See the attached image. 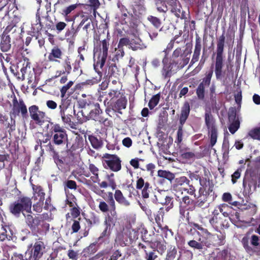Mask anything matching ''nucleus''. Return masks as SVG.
Returning a JSON list of instances; mask_svg holds the SVG:
<instances>
[{
	"mask_svg": "<svg viewBox=\"0 0 260 260\" xmlns=\"http://www.w3.org/2000/svg\"><path fill=\"white\" fill-rule=\"evenodd\" d=\"M157 176L159 177L165 178L171 182L175 178L174 174L166 170H158L157 172Z\"/></svg>",
	"mask_w": 260,
	"mask_h": 260,
	"instance_id": "473e14b6",
	"label": "nucleus"
},
{
	"mask_svg": "<svg viewBox=\"0 0 260 260\" xmlns=\"http://www.w3.org/2000/svg\"><path fill=\"white\" fill-rule=\"evenodd\" d=\"M13 110L17 112H20L23 117L25 116L27 113L26 107L23 101H20L19 103L17 101L14 102Z\"/></svg>",
	"mask_w": 260,
	"mask_h": 260,
	"instance_id": "c756f323",
	"label": "nucleus"
},
{
	"mask_svg": "<svg viewBox=\"0 0 260 260\" xmlns=\"http://www.w3.org/2000/svg\"><path fill=\"white\" fill-rule=\"evenodd\" d=\"M212 75L213 71L211 70L206 73L205 77L203 79V81L201 83H203L204 86H208L210 84Z\"/></svg>",
	"mask_w": 260,
	"mask_h": 260,
	"instance_id": "5fc2aeb1",
	"label": "nucleus"
},
{
	"mask_svg": "<svg viewBox=\"0 0 260 260\" xmlns=\"http://www.w3.org/2000/svg\"><path fill=\"white\" fill-rule=\"evenodd\" d=\"M114 174H107L106 176V179L108 181L109 186L111 187L112 189H115L116 188V184L114 179Z\"/></svg>",
	"mask_w": 260,
	"mask_h": 260,
	"instance_id": "09e8293b",
	"label": "nucleus"
},
{
	"mask_svg": "<svg viewBox=\"0 0 260 260\" xmlns=\"http://www.w3.org/2000/svg\"><path fill=\"white\" fill-rule=\"evenodd\" d=\"M248 136L251 138L256 140H260V127L254 128L250 130L248 133Z\"/></svg>",
	"mask_w": 260,
	"mask_h": 260,
	"instance_id": "49530a36",
	"label": "nucleus"
},
{
	"mask_svg": "<svg viewBox=\"0 0 260 260\" xmlns=\"http://www.w3.org/2000/svg\"><path fill=\"white\" fill-rule=\"evenodd\" d=\"M63 53L58 47L54 46L51 50L48 58L50 61H58V59L62 58Z\"/></svg>",
	"mask_w": 260,
	"mask_h": 260,
	"instance_id": "b1692460",
	"label": "nucleus"
},
{
	"mask_svg": "<svg viewBox=\"0 0 260 260\" xmlns=\"http://www.w3.org/2000/svg\"><path fill=\"white\" fill-rule=\"evenodd\" d=\"M124 95L122 91L120 90L116 89H111L109 90L107 93H105V100L104 101V103L106 105V102L108 100H110L113 102L115 100H117L120 97H121Z\"/></svg>",
	"mask_w": 260,
	"mask_h": 260,
	"instance_id": "4be33fe9",
	"label": "nucleus"
},
{
	"mask_svg": "<svg viewBox=\"0 0 260 260\" xmlns=\"http://www.w3.org/2000/svg\"><path fill=\"white\" fill-rule=\"evenodd\" d=\"M98 67H96V70L94 69L95 72L98 73V76H96L91 79L87 80L85 82V84L93 85L94 84H97L101 81L102 76V73L98 69Z\"/></svg>",
	"mask_w": 260,
	"mask_h": 260,
	"instance_id": "c9c22d12",
	"label": "nucleus"
},
{
	"mask_svg": "<svg viewBox=\"0 0 260 260\" xmlns=\"http://www.w3.org/2000/svg\"><path fill=\"white\" fill-rule=\"evenodd\" d=\"M77 4H74L62 10L61 14L65 17L66 21L70 20L69 19V15L77 8Z\"/></svg>",
	"mask_w": 260,
	"mask_h": 260,
	"instance_id": "58836bf2",
	"label": "nucleus"
},
{
	"mask_svg": "<svg viewBox=\"0 0 260 260\" xmlns=\"http://www.w3.org/2000/svg\"><path fill=\"white\" fill-rule=\"evenodd\" d=\"M191 53V49H186L184 50V55L181 57L173 61L176 65L178 70L181 69L188 64L190 59V55Z\"/></svg>",
	"mask_w": 260,
	"mask_h": 260,
	"instance_id": "2eb2a0df",
	"label": "nucleus"
},
{
	"mask_svg": "<svg viewBox=\"0 0 260 260\" xmlns=\"http://www.w3.org/2000/svg\"><path fill=\"white\" fill-rule=\"evenodd\" d=\"M49 129V135L52 136L53 143L58 146L65 145L68 140V135L65 129L59 124L50 122L47 125Z\"/></svg>",
	"mask_w": 260,
	"mask_h": 260,
	"instance_id": "f257e3e1",
	"label": "nucleus"
},
{
	"mask_svg": "<svg viewBox=\"0 0 260 260\" xmlns=\"http://www.w3.org/2000/svg\"><path fill=\"white\" fill-rule=\"evenodd\" d=\"M134 14L136 16L139 17L145 12L144 6V0H134L132 5Z\"/></svg>",
	"mask_w": 260,
	"mask_h": 260,
	"instance_id": "412c9836",
	"label": "nucleus"
},
{
	"mask_svg": "<svg viewBox=\"0 0 260 260\" xmlns=\"http://www.w3.org/2000/svg\"><path fill=\"white\" fill-rule=\"evenodd\" d=\"M10 38L6 33L4 32L1 37L0 47L2 51L7 52L10 49Z\"/></svg>",
	"mask_w": 260,
	"mask_h": 260,
	"instance_id": "393cba45",
	"label": "nucleus"
},
{
	"mask_svg": "<svg viewBox=\"0 0 260 260\" xmlns=\"http://www.w3.org/2000/svg\"><path fill=\"white\" fill-rule=\"evenodd\" d=\"M187 244L190 247L198 250L202 249L204 246H208L210 244L208 239L201 237L198 239V241L192 240L189 241Z\"/></svg>",
	"mask_w": 260,
	"mask_h": 260,
	"instance_id": "aec40b11",
	"label": "nucleus"
},
{
	"mask_svg": "<svg viewBox=\"0 0 260 260\" xmlns=\"http://www.w3.org/2000/svg\"><path fill=\"white\" fill-rule=\"evenodd\" d=\"M260 180L257 181L255 177H251L249 179L244 178L243 181V191L244 197L248 196L256 189V187H259Z\"/></svg>",
	"mask_w": 260,
	"mask_h": 260,
	"instance_id": "6e6552de",
	"label": "nucleus"
},
{
	"mask_svg": "<svg viewBox=\"0 0 260 260\" xmlns=\"http://www.w3.org/2000/svg\"><path fill=\"white\" fill-rule=\"evenodd\" d=\"M88 185L89 186V188L98 195L101 196L104 192V190H101L96 185L91 184H88Z\"/></svg>",
	"mask_w": 260,
	"mask_h": 260,
	"instance_id": "e2e57ef3",
	"label": "nucleus"
},
{
	"mask_svg": "<svg viewBox=\"0 0 260 260\" xmlns=\"http://www.w3.org/2000/svg\"><path fill=\"white\" fill-rule=\"evenodd\" d=\"M167 196V192L165 190H161V191H158L155 194V198L156 201L159 203H163V200L164 199L165 196Z\"/></svg>",
	"mask_w": 260,
	"mask_h": 260,
	"instance_id": "13d9d810",
	"label": "nucleus"
},
{
	"mask_svg": "<svg viewBox=\"0 0 260 260\" xmlns=\"http://www.w3.org/2000/svg\"><path fill=\"white\" fill-rule=\"evenodd\" d=\"M197 94L200 100H203L205 96V86L201 83L197 89Z\"/></svg>",
	"mask_w": 260,
	"mask_h": 260,
	"instance_id": "8fccbe9b",
	"label": "nucleus"
},
{
	"mask_svg": "<svg viewBox=\"0 0 260 260\" xmlns=\"http://www.w3.org/2000/svg\"><path fill=\"white\" fill-rule=\"evenodd\" d=\"M127 104V100L124 95L120 97L115 102L111 103V107L113 111L118 112L120 114L122 113L121 110L124 109L126 108Z\"/></svg>",
	"mask_w": 260,
	"mask_h": 260,
	"instance_id": "a211bd4d",
	"label": "nucleus"
},
{
	"mask_svg": "<svg viewBox=\"0 0 260 260\" xmlns=\"http://www.w3.org/2000/svg\"><path fill=\"white\" fill-rule=\"evenodd\" d=\"M64 188L66 187L71 189H76L77 188V184L75 181L68 180L64 183Z\"/></svg>",
	"mask_w": 260,
	"mask_h": 260,
	"instance_id": "0e129e2a",
	"label": "nucleus"
},
{
	"mask_svg": "<svg viewBox=\"0 0 260 260\" xmlns=\"http://www.w3.org/2000/svg\"><path fill=\"white\" fill-rule=\"evenodd\" d=\"M147 20L156 28H159V31H161L162 30V27H160L161 22L160 20L156 17L153 16H149L147 17Z\"/></svg>",
	"mask_w": 260,
	"mask_h": 260,
	"instance_id": "e433bc0d",
	"label": "nucleus"
},
{
	"mask_svg": "<svg viewBox=\"0 0 260 260\" xmlns=\"http://www.w3.org/2000/svg\"><path fill=\"white\" fill-rule=\"evenodd\" d=\"M163 67L161 71L162 76L165 78H169L179 70L176 65L172 61L168 62V59L165 56L162 61Z\"/></svg>",
	"mask_w": 260,
	"mask_h": 260,
	"instance_id": "1a4fd4ad",
	"label": "nucleus"
},
{
	"mask_svg": "<svg viewBox=\"0 0 260 260\" xmlns=\"http://www.w3.org/2000/svg\"><path fill=\"white\" fill-rule=\"evenodd\" d=\"M59 114L64 124L72 129H76V124L71 120L72 115L68 112V107L61 105L59 106Z\"/></svg>",
	"mask_w": 260,
	"mask_h": 260,
	"instance_id": "9b49d317",
	"label": "nucleus"
},
{
	"mask_svg": "<svg viewBox=\"0 0 260 260\" xmlns=\"http://www.w3.org/2000/svg\"><path fill=\"white\" fill-rule=\"evenodd\" d=\"M44 148L45 149L46 151L49 152L50 153L53 159H54L55 157L57 155L58 153L56 152L54 146L52 145L50 142H49V143L46 145H43V146H41V149H43Z\"/></svg>",
	"mask_w": 260,
	"mask_h": 260,
	"instance_id": "ea45409f",
	"label": "nucleus"
},
{
	"mask_svg": "<svg viewBox=\"0 0 260 260\" xmlns=\"http://www.w3.org/2000/svg\"><path fill=\"white\" fill-rule=\"evenodd\" d=\"M13 234L11 226L2 225L0 229V241H4L6 239L10 240Z\"/></svg>",
	"mask_w": 260,
	"mask_h": 260,
	"instance_id": "5701e85b",
	"label": "nucleus"
},
{
	"mask_svg": "<svg viewBox=\"0 0 260 260\" xmlns=\"http://www.w3.org/2000/svg\"><path fill=\"white\" fill-rule=\"evenodd\" d=\"M31 256L30 252H25L24 254L14 253L11 257V260H30Z\"/></svg>",
	"mask_w": 260,
	"mask_h": 260,
	"instance_id": "72a5a7b5",
	"label": "nucleus"
},
{
	"mask_svg": "<svg viewBox=\"0 0 260 260\" xmlns=\"http://www.w3.org/2000/svg\"><path fill=\"white\" fill-rule=\"evenodd\" d=\"M177 253V250L175 247H171L169 249L166 260H178L176 256Z\"/></svg>",
	"mask_w": 260,
	"mask_h": 260,
	"instance_id": "79ce46f5",
	"label": "nucleus"
},
{
	"mask_svg": "<svg viewBox=\"0 0 260 260\" xmlns=\"http://www.w3.org/2000/svg\"><path fill=\"white\" fill-rule=\"evenodd\" d=\"M129 47L133 50H142L146 48L147 45L144 44L139 38L135 37L131 40Z\"/></svg>",
	"mask_w": 260,
	"mask_h": 260,
	"instance_id": "a878e982",
	"label": "nucleus"
},
{
	"mask_svg": "<svg viewBox=\"0 0 260 260\" xmlns=\"http://www.w3.org/2000/svg\"><path fill=\"white\" fill-rule=\"evenodd\" d=\"M108 205L104 201H100L99 205L100 210L103 212H107L108 211H110L112 216H115L116 215L115 202L113 198V193L112 192L109 193Z\"/></svg>",
	"mask_w": 260,
	"mask_h": 260,
	"instance_id": "9d476101",
	"label": "nucleus"
},
{
	"mask_svg": "<svg viewBox=\"0 0 260 260\" xmlns=\"http://www.w3.org/2000/svg\"><path fill=\"white\" fill-rule=\"evenodd\" d=\"M45 249L44 243L41 241L36 242L31 249L30 260H39L43 255Z\"/></svg>",
	"mask_w": 260,
	"mask_h": 260,
	"instance_id": "f8f14e48",
	"label": "nucleus"
},
{
	"mask_svg": "<svg viewBox=\"0 0 260 260\" xmlns=\"http://www.w3.org/2000/svg\"><path fill=\"white\" fill-rule=\"evenodd\" d=\"M160 99V94L159 93L153 95L150 99L148 106L150 109H153L158 103Z\"/></svg>",
	"mask_w": 260,
	"mask_h": 260,
	"instance_id": "a18cd8bd",
	"label": "nucleus"
},
{
	"mask_svg": "<svg viewBox=\"0 0 260 260\" xmlns=\"http://www.w3.org/2000/svg\"><path fill=\"white\" fill-rule=\"evenodd\" d=\"M205 120V124L208 129L210 145L213 147L217 142L218 137L217 126L214 118L210 112H206Z\"/></svg>",
	"mask_w": 260,
	"mask_h": 260,
	"instance_id": "20e7f679",
	"label": "nucleus"
},
{
	"mask_svg": "<svg viewBox=\"0 0 260 260\" xmlns=\"http://www.w3.org/2000/svg\"><path fill=\"white\" fill-rule=\"evenodd\" d=\"M89 140L92 146L95 149H98L102 146V142L96 137L94 136H89Z\"/></svg>",
	"mask_w": 260,
	"mask_h": 260,
	"instance_id": "37998d69",
	"label": "nucleus"
},
{
	"mask_svg": "<svg viewBox=\"0 0 260 260\" xmlns=\"http://www.w3.org/2000/svg\"><path fill=\"white\" fill-rule=\"evenodd\" d=\"M109 46V39H104L101 42V46L100 48H94V56L98 55V60L94 65V69L96 70V67L102 69L105 64L108 55V50Z\"/></svg>",
	"mask_w": 260,
	"mask_h": 260,
	"instance_id": "39448f33",
	"label": "nucleus"
},
{
	"mask_svg": "<svg viewBox=\"0 0 260 260\" xmlns=\"http://www.w3.org/2000/svg\"><path fill=\"white\" fill-rule=\"evenodd\" d=\"M114 198L116 201L122 206L128 207L130 205L129 202L123 196L120 190H116L114 193Z\"/></svg>",
	"mask_w": 260,
	"mask_h": 260,
	"instance_id": "cd10ccee",
	"label": "nucleus"
},
{
	"mask_svg": "<svg viewBox=\"0 0 260 260\" xmlns=\"http://www.w3.org/2000/svg\"><path fill=\"white\" fill-rule=\"evenodd\" d=\"M190 112V106L188 103H186L184 104L181 109V115L180 117V122L182 125L186 121L188 117Z\"/></svg>",
	"mask_w": 260,
	"mask_h": 260,
	"instance_id": "bb28decb",
	"label": "nucleus"
},
{
	"mask_svg": "<svg viewBox=\"0 0 260 260\" xmlns=\"http://www.w3.org/2000/svg\"><path fill=\"white\" fill-rule=\"evenodd\" d=\"M219 211L222 213L224 217H228L229 213L228 211L230 209V206L226 204H222L217 207Z\"/></svg>",
	"mask_w": 260,
	"mask_h": 260,
	"instance_id": "3c124183",
	"label": "nucleus"
},
{
	"mask_svg": "<svg viewBox=\"0 0 260 260\" xmlns=\"http://www.w3.org/2000/svg\"><path fill=\"white\" fill-rule=\"evenodd\" d=\"M139 205L141 209L145 212L149 218L152 216V211L147 205L142 204V203H139Z\"/></svg>",
	"mask_w": 260,
	"mask_h": 260,
	"instance_id": "680f3d73",
	"label": "nucleus"
},
{
	"mask_svg": "<svg viewBox=\"0 0 260 260\" xmlns=\"http://www.w3.org/2000/svg\"><path fill=\"white\" fill-rule=\"evenodd\" d=\"M195 227L199 230L201 231V232H197V234L201 237L205 238L206 239H208L210 238L211 234L208 232V231L204 229L200 226L199 225L195 224Z\"/></svg>",
	"mask_w": 260,
	"mask_h": 260,
	"instance_id": "4c0bfd02",
	"label": "nucleus"
},
{
	"mask_svg": "<svg viewBox=\"0 0 260 260\" xmlns=\"http://www.w3.org/2000/svg\"><path fill=\"white\" fill-rule=\"evenodd\" d=\"M31 207V202L30 198L23 197L20 198L10 206L11 213L16 217H19L21 212L30 213Z\"/></svg>",
	"mask_w": 260,
	"mask_h": 260,
	"instance_id": "7ed1b4c3",
	"label": "nucleus"
},
{
	"mask_svg": "<svg viewBox=\"0 0 260 260\" xmlns=\"http://www.w3.org/2000/svg\"><path fill=\"white\" fill-rule=\"evenodd\" d=\"M45 113L43 112H38V113L32 116L31 118L35 123L40 125H42L45 121Z\"/></svg>",
	"mask_w": 260,
	"mask_h": 260,
	"instance_id": "f704fd0d",
	"label": "nucleus"
},
{
	"mask_svg": "<svg viewBox=\"0 0 260 260\" xmlns=\"http://www.w3.org/2000/svg\"><path fill=\"white\" fill-rule=\"evenodd\" d=\"M176 182L178 185L181 186L180 187H182L183 185H188V183L190 182V181L185 176H181L179 178H178L176 179Z\"/></svg>",
	"mask_w": 260,
	"mask_h": 260,
	"instance_id": "bf43d9fd",
	"label": "nucleus"
},
{
	"mask_svg": "<svg viewBox=\"0 0 260 260\" xmlns=\"http://www.w3.org/2000/svg\"><path fill=\"white\" fill-rule=\"evenodd\" d=\"M116 215L114 217L112 216V217L110 216H108L106 217L104 222L106 227L110 229L112 226H113L115 225L116 219L114 218L116 217Z\"/></svg>",
	"mask_w": 260,
	"mask_h": 260,
	"instance_id": "864d4df0",
	"label": "nucleus"
},
{
	"mask_svg": "<svg viewBox=\"0 0 260 260\" xmlns=\"http://www.w3.org/2000/svg\"><path fill=\"white\" fill-rule=\"evenodd\" d=\"M167 4L171 7V11L178 18H184V14L181 10V6L177 0H167Z\"/></svg>",
	"mask_w": 260,
	"mask_h": 260,
	"instance_id": "f3484780",
	"label": "nucleus"
},
{
	"mask_svg": "<svg viewBox=\"0 0 260 260\" xmlns=\"http://www.w3.org/2000/svg\"><path fill=\"white\" fill-rule=\"evenodd\" d=\"M88 169L91 173L93 175L91 176L90 179L93 183H99L100 179L99 178V169L94 164H89Z\"/></svg>",
	"mask_w": 260,
	"mask_h": 260,
	"instance_id": "c85d7f7f",
	"label": "nucleus"
},
{
	"mask_svg": "<svg viewBox=\"0 0 260 260\" xmlns=\"http://www.w3.org/2000/svg\"><path fill=\"white\" fill-rule=\"evenodd\" d=\"M103 157V164L105 169H109L113 172L121 170V160L117 155L106 153Z\"/></svg>",
	"mask_w": 260,
	"mask_h": 260,
	"instance_id": "423d86ee",
	"label": "nucleus"
},
{
	"mask_svg": "<svg viewBox=\"0 0 260 260\" xmlns=\"http://www.w3.org/2000/svg\"><path fill=\"white\" fill-rule=\"evenodd\" d=\"M176 199L180 203V213L182 216H185V210H188L187 206L191 205L192 203V200L188 196L177 194L176 193Z\"/></svg>",
	"mask_w": 260,
	"mask_h": 260,
	"instance_id": "4468645a",
	"label": "nucleus"
},
{
	"mask_svg": "<svg viewBox=\"0 0 260 260\" xmlns=\"http://www.w3.org/2000/svg\"><path fill=\"white\" fill-rule=\"evenodd\" d=\"M241 242L246 251L252 255L256 252L255 247L259 245V239L256 235H252L251 238L245 236L242 238Z\"/></svg>",
	"mask_w": 260,
	"mask_h": 260,
	"instance_id": "0eeeda50",
	"label": "nucleus"
},
{
	"mask_svg": "<svg viewBox=\"0 0 260 260\" xmlns=\"http://www.w3.org/2000/svg\"><path fill=\"white\" fill-rule=\"evenodd\" d=\"M187 185L186 187H179L176 191L177 194L182 195L184 192L190 195L194 194L196 189L193 185H190L189 183Z\"/></svg>",
	"mask_w": 260,
	"mask_h": 260,
	"instance_id": "7c9ffc66",
	"label": "nucleus"
},
{
	"mask_svg": "<svg viewBox=\"0 0 260 260\" xmlns=\"http://www.w3.org/2000/svg\"><path fill=\"white\" fill-rule=\"evenodd\" d=\"M74 82L72 81H70L66 85L62 87L60 89V93L61 98L65 96V94L67 91L70 89V87L73 85Z\"/></svg>",
	"mask_w": 260,
	"mask_h": 260,
	"instance_id": "052dcab7",
	"label": "nucleus"
},
{
	"mask_svg": "<svg viewBox=\"0 0 260 260\" xmlns=\"http://www.w3.org/2000/svg\"><path fill=\"white\" fill-rule=\"evenodd\" d=\"M136 188L142 190V196L144 199L149 198V194L151 188L150 183L148 182H145L142 177H138L136 182Z\"/></svg>",
	"mask_w": 260,
	"mask_h": 260,
	"instance_id": "ddd939ff",
	"label": "nucleus"
},
{
	"mask_svg": "<svg viewBox=\"0 0 260 260\" xmlns=\"http://www.w3.org/2000/svg\"><path fill=\"white\" fill-rule=\"evenodd\" d=\"M54 162L59 170H62L66 166H69L72 162V156L68 153L65 156L60 157L58 155L54 159Z\"/></svg>",
	"mask_w": 260,
	"mask_h": 260,
	"instance_id": "dca6fc26",
	"label": "nucleus"
},
{
	"mask_svg": "<svg viewBox=\"0 0 260 260\" xmlns=\"http://www.w3.org/2000/svg\"><path fill=\"white\" fill-rule=\"evenodd\" d=\"M184 50L181 49V48H177L174 51L172 55L171 61L177 59L178 58L181 57L182 55H184Z\"/></svg>",
	"mask_w": 260,
	"mask_h": 260,
	"instance_id": "603ef678",
	"label": "nucleus"
},
{
	"mask_svg": "<svg viewBox=\"0 0 260 260\" xmlns=\"http://www.w3.org/2000/svg\"><path fill=\"white\" fill-rule=\"evenodd\" d=\"M34 199L38 202V203H43L45 198V193L42 188L40 187H37L36 189L34 188Z\"/></svg>",
	"mask_w": 260,
	"mask_h": 260,
	"instance_id": "2f4dec72",
	"label": "nucleus"
},
{
	"mask_svg": "<svg viewBox=\"0 0 260 260\" xmlns=\"http://www.w3.org/2000/svg\"><path fill=\"white\" fill-rule=\"evenodd\" d=\"M201 48L202 44L200 38H196L194 49L192 58L189 65V67L192 66L194 63L199 60L201 54Z\"/></svg>",
	"mask_w": 260,
	"mask_h": 260,
	"instance_id": "6ab92c4d",
	"label": "nucleus"
},
{
	"mask_svg": "<svg viewBox=\"0 0 260 260\" xmlns=\"http://www.w3.org/2000/svg\"><path fill=\"white\" fill-rule=\"evenodd\" d=\"M239 127V123L236 121L230 124L229 129L232 134H234L238 129Z\"/></svg>",
	"mask_w": 260,
	"mask_h": 260,
	"instance_id": "69168bd1",
	"label": "nucleus"
},
{
	"mask_svg": "<svg viewBox=\"0 0 260 260\" xmlns=\"http://www.w3.org/2000/svg\"><path fill=\"white\" fill-rule=\"evenodd\" d=\"M222 200L224 202H228L229 204L234 206H237L239 205V202L237 201L232 202V196L231 194L229 192H225L223 194Z\"/></svg>",
	"mask_w": 260,
	"mask_h": 260,
	"instance_id": "c03bdc74",
	"label": "nucleus"
},
{
	"mask_svg": "<svg viewBox=\"0 0 260 260\" xmlns=\"http://www.w3.org/2000/svg\"><path fill=\"white\" fill-rule=\"evenodd\" d=\"M89 260H109L108 258L104 256L103 253H99Z\"/></svg>",
	"mask_w": 260,
	"mask_h": 260,
	"instance_id": "774afa93",
	"label": "nucleus"
},
{
	"mask_svg": "<svg viewBox=\"0 0 260 260\" xmlns=\"http://www.w3.org/2000/svg\"><path fill=\"white\" fill-rule=\"evenodd\" d=\"M62 66L63 68V70H64L67 74H69L72 70L71 62L69 57L66 56L64 58L62 63Z\"/></svg>",
	"mask_w": 260,
	"mask_h": 260,
	"instance_id": "a19ab883",
	"label": "nucleus"
},
{
	"mask_svg": "<svg viewBox=\"0 0 260 260\" xmlns=\"http://www.w3.org/2000/svg\"><path fill=\"white\" fill-rule=\"evenodd\" d=\"M98 242H100L97 241L96 242L91 244L88 247H87L85 249V251L88 254H90L95 252L98 249L97 244Z\"/></svg>",
	"mask_w": 260,
	"mask_h": 260,
	"instance_id": "6e6d98bb",
	"label": "nucleus"
},
{
	"mask_svg": "<svg viewBox=\"0 0 260 260\" xmlns=\"http://www.w3.org/2000/svg\"><path fill=\"white\" fill-rule=\"evenodd\" d=\"M181 157L186 161H191L195 159L196 156L192 152H184L182 153Z\"/></svg>",
	"mask_w": 260,
	"mask_h": 260,
	"instance_id": "de8ad7c7",
	"label": "nucleus"
},
{
	"mask_svg": "<svg viewBox=\"0 0 260 260\" xmlns=\"http://www.w3.org/2000/svg\"><path fill=\"white\" fill-rule=\"evenodd\" d=\"M121 254L119 250H116L112 254L111 258L109 260H122Z\"/></svg>",
	"mask_w": 260,
	"mask_h": 260,
	"instance_id": "338daca9",
	"label": "nucleus"
},
{
	"mask_svg": "<svg viewBox=\"0 0 260 260\" xmlns=\"http://www.w3.org/2000/svg\"><path fill=\"white\" fill-rule=\"evenodd\" d=\"M243 168L240 167L238 168L232 175V182L233 184H235L237 182V180L239 179L241 174Z\"/></svg>",
	"mask_w": 260,
	"mask_h": 260,
	"instance_id": "4d7b16f0",
	"label": "nucleus"
},
{
	"mask_svg": "<svg viewBox=\"0 0 260 260\" xmlns=\"http://www.w3.org/2000/svg\"><path fill=\"white\" fill-rule=\"evenodd\" d=\"M224 41L225 37L223 34L219 38L217 44V54L215 65V73L217 79H220L222 76L223 51Z\"/></svg>",
	"mask_w": 260,
	"mask_h": 260,
	"instance_id": "f03ea898",
	"label": "nucleus"
}]
</instances>
